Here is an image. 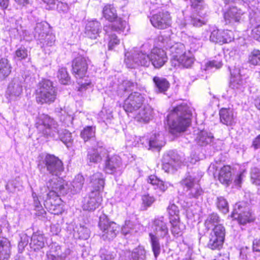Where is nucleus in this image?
Returning <instances> with one entry per match:
<instances>
[{"label": "nucleus", "mask_w": 260, "mask_h": 260, "mask_svg": "<svg viewBox=\"0 0 260 260\" xmlns=\"http://www.w3.org/2000/svg\"><path fill=\"white\" fill-rule=\"evenodd\" d=\"M191 116V111L186 104L176 107L167 117L170 132L175 135L184 132L190 124Z\"/></svg>", "instance_id": "obj_1"}, {"label": "nucleus", "mask_w": 260, "mask_h": 260, "mask_svg": "<svg viewBox=\"0 0 260 260\" xmlns=\"http://www.w3.org/2000/svg\"><path fill=\"white\" fill-rule=\"evenodd\" d=\"M151 229L149 236L152 250L156 259L160 253V245L159 238L168 239L170 237L168 222L163 216L155 217L152 221Z\"/></svg>", "instance_id": "obj_2"}, {"label": "nucleus", "mask_w": 260, "mask_h": 260, "mask_svg": "<svg viewBox=\"0 0 260 260\" xmlns=\"http://www.w3.org/2000/svg\"><path fill=\"white\" fill-rule=\"evenodd\" d=\"M88 58L78 55L72 61V70L75 77L79 79V90L82 91L90 86L91 82L86 77L88 69Z\"/></svg>", "instance_id": "obj_3"}, {"label": "nucleus", "mask_w": 260, "mask_h": 260, "mask_svg": "<svg viewBox=\"0 0 260 260\" xmlns=\"http://www.w3.org/2000/svg\"><path fill=\"white\" fill-rule=\"evenodd\" d=\"M43 179L46 181L48 192L46 198L59 197L69 192V183L58 176H44Z\"/></svg>", "instance_id": "obj_4"}, {"label": "nucleus", "mask_w": 260, "mask_h": 260, "mask_svg": "<svg viewBox=\"0 0 260 260\" xmlns=\"http://www.w3.org/2000/svg\"><path fill=\"white\" fill-rule=\"evenodd\" d=\"M57 89L50 80L45 79L39 83L36 95L38 104H50L55 101Z\"/></svg>", "instance_id": "obj_5"}, {"label": "nucleus", "mask_w": 260, "mask_h": 260, "mask_svg": "<svg viewBox=\"0 0 260 260\" xmlns=\"http://www.w3.org/2000/svg\"><path fill=\"white\" fill-rule=\"evenodd\" d=\"M36 126L38 131L46 137L57 138L58 125L55 121L48 115L39 114L36 121Z\"/></svg>", "instance_id": "obj_6"}, {"label": "nucleus", "mask_w": 260, "mask_h": 260, "mask_svg": "<svg viewBox=\"0 0 260 260\" xmlns=\"http://www.w3.org/2000/svg\"><path fill=\"white\" fill-rule=\"evenodd\" d=\"M157 45L160 47L169 50L172 56V63L177 61L179 57L185 52V47L180 43H174L170 38L160 35L157 38Z\"/></svg>", "instance_id": "obj_7"}, {"label": "nucleus", "mask_w": 260, "mask_h": 260, "mask_svg": "<svg viewBox=\"0 0 260 260\" xmlns=\"http://www.w3.org/2000/svg\"><path fill=\"white\" fill-rule=\"evenodd\" d=\"M38 167L40 170L46 169L50 175L59 176L63 171V163L54 155L47 154L39 160Z\"/></svg>", "instance_id": "obj_8"}, {"label": "nucleus", "mask_w": 260, "mask_h": 260, "mask_svg": "<svg viewBox=\"0 0 260 260\" xmlns=\"http://www.w3.org/2000/svg\"><path fill=\"white\" fill-rule=\"evenodd\" d=\"M99 227L101 232V237L104 240H113L120 230L119 226L115 222L110 221L104 214L100 216Z\"/></svg>", "instance_id": "obj_9"}, {"label": "nucleus", "mask_w": 260, "mask_h": 260, "mask_svg": "<svg viewBox=\"0 0 260 260\" xmlns=\"http://www.w3.org/2000/svg\"><path fill=\"white\" fill-rule=\"evenodd\" d=\"M125 62L128 68L149 67L151 64L150 55L140 50L134 51L131 54L125 55Z\"/></svg>", "instance_id": "obj_10"}, {"label": "nucleus", "mask_w": 260, "mask_h": 260, "mask_svg": "<svg viewBox=\"0 0 260 260\" xmlns=\"http://www.w3.org/2000/svg\"><path fill=\"white\" fill-rule=\"evenodd\" d=\"M144 98L138 92H132L124 100L123 108L128 113L135 114L143 106Z\"/></svg>", "instance_id": "obj_11"}, {"label": "nucleus", "mask_w": 260, "mask_h": 260, "mask_svg": "<svg viewBox=\"0 0 260 260\" xmlns=\"http://www.w3.org/2000/svg\"><path fill=\"white\" fill-rule=\"evenodd\" d=\"M244 205L243 203H237L232 214V217L237 219L239 223L243 225L253 219L248 208Z\"/></svg>", "instance_id": "obj_12"}, {"label": "nucleus", "mask_w": 260, "mask_h": 260, "mask_svg": "<svg viewBox=\"0 0 260 260\" xmlns=\"http://www.w3.org/2000/svg\"><path fill=\"white\" fill-rule=\"evenodd\" d=\"M150 21L154 27L158 29H165L170 26L171 17L168 12H159L151 17Z\"/></svg>", "instance_id": "obj_13"}, {"label": "nucleus", "mask_w": 260, "mask_h": 260, "mask_svg": "<svg viewBox=\"0 0 260 260\" xmlns=\"http://www.w3.org/2000/svg\"><path fill=\"white\" fill-rule=\"evenodd\" d=\"M181 163L179 156L176 153L170 152L164 156L162 168L166 172L169 173L177 170Z\"/></svg>", "instance_id": "obj_14"}, {"label": "nucleus", "mask_w": 260, "mask_h": 260, "mask_svg": "<svg viewBox=\"0 0 260 260\" xmlns=\"http://www.w3.org/2000/svg\"><path fill=\"white\" fill-rule=\"evenodd\" d=\"M102 201V198L98 191H91L88 195L84 198L83 201V209L89 211H94Z\"/></svg>", "instance_id": "obj_15"}, {"label": "nucleus", "mask_w": 260, "mask_h": 260, "mask_svg": "<svg viewBox=\"0 0 260 260\" xmlns=\"http://www.w3.org/2000/svg\"><path fill=\"white\" fill-rule=\"evenodd\" d=\"M122 166L121 158L116 155L108 156L104 166V171L107 174H113L120 170Z\"/></svg>", "instance_id": "obj_16"}, {"label": "nucleus", "mask_w": 260, "mask_h": 260, "mask_svg": "<svg viewBox=\"0 0 260 260\" xmlns=\"http://www.w3.org/2000/svg\"><path fill=\"white\" fill-rule=\"evenodd\" d=\"M151 63L155 68H160L162 67L168 60L166 52L162 49L154 48L150 55Z\"/></svg>", "instance_id": "obj_17"}, {"label": "nucleus", "mask_w": 260, "mask_h": 260, "mask_svg": "<svg viewBox=\"0 0 260 260\" xmlns=\"http://www.w3.org/2000/svg\"><path fill=\"white\" fill-rule=\"evenodd\" d=\"M92 146L88 150L87 159L91 162L98 163L102 160L101 153L104 150L102 142L95 141Z\"/></svg>", "instance_id": "obj_18"}, {"label": "nucleus", "mask_w": 260, "mask_h": 260, "mask_svg": "<svg viewBox=\"0 0 260 260\" xmlns=\"http://www.w3.org/2000/svg\"><path fill=\"white\" fill-rule=\"evenodd\" d=\"M232 32L228 30L213 29L210 36V41L212 42L223 44L230 42L232 40Z\"/></svg>", "instance_id": "obj_19"}, {"label": "nucleus", "mask_w": 260, "mask_h": 260, "mask_svg": "<svg viewBox=\"0 0 260 260\" xmlns=\"http://www.w3.org/2000/svg\"><path fill=\"white\" fill-rule=\"evenodd\" d=\"M214 138L211 133H208L206 131L200 132L196 138L197 144L200 146H206L208 144L211 145L218 150L220 149V146L218 144H221V142H214Z\"/></svg>", "instance_id": "obj_20"}, {"label": "nucleus", "mask_w": 260, "mask_h": 260, "mask_svg": "<svg viewBox=\"0 0 260 260\" xmlns=\"http://www.w3.org/2000/svg\"><path fill=\"white\" fill-rule=\"evenodd\" d=\"M102 25L95 19L87 21L85 28V36L91 39H96L101 32Z\"/></svg>", "instance_id": "obj_21"}, {"label": "nucleus", "mask_w": 260, "mask_h": 260, "mask_svg": "<svg viewBox=\"0 0 260 260\" xmlns=\"http://www.w3.org/2000/svg\"><path fill=\"white\" fill-rule=\"evenodd\" d=\"M129 26L125 20H123L120 18H117L113 21L112 23L109 25L104 26V30L106 34L116 31L120 33L123 32L125 29L129 30Z\"/></svg>", "instance_id": "obj_22"}, {"label": "nucleus", "mask_w": 260, "mask_h": 260, "mask_svg": "<svg viewBox=\"0 0 260 260\" xmlns=\"http://www.w3.org/2000/svg\"><path fill=\"white\" fill-rule=\"evenodd\" d=\"M60 202L59 197L46 198L44 205L51 213L58 215L62 212V208L60 206Z\"/></svg>", "instance_id": "obj_23"}, {"label": "nucleus", "mask_w": 260, "mask_h": 260, "mask_svg": "<svg viewBox=\"0 0 260 260\" xmlns=\"http://www.w3.org/2000/svg\"><path fill=\"white\" fill-rule=\"evenodd\" d=\"M244 12L236 7L230 8L224 14L226 23L239 22L243 20Z\"/></svg>", "instance_id": "obj_24"}, {"label": "nucleus", "mask_w": 260, "mask_h": 260, "mask_svg": "<svg viewBox=\"0 0 260 260\" xmlns=\"http://www.w3.org/2000/svg\"><path fill=\"white\" fill-rule=\"evenodd\" d=\"M220 120L221 123L228 126L234 125L236 115L233 109L230 108H221L219 111Z\"/></svg>", "instance_id": "obj_25"}, {"label": "nucleus", "mask_w": 260, "mask_h": 260, "mask_svg": "<svg viewBox=\"0 0 260 260\" xmlns=\"http://www.w3.org/2000/svg\"><path fill=\"white\" fill-rule=\"evenodd\" d=\"M153 110L149 105L142 106L135 114V118L140 122H147L152 117Z\"/></svg>", "instance_id": "obj_26"}, {"label": "nucleus", "mask_w": 260, "mask_h": 260, "mask_svg": "<svg viewBox=\"0 0 260 260\" xmlns=\"http://www.w3.org/2000/svg\"><path fill=\"white\" fill-rule=\"evenodd\" d=\"M90 183L94 191L100 192L104 187L105 179L102 173L96 172L90 177Z\"/></svg>", "instance_id": "obj_27"}, {"label": "nucleus", "mask_w": 260, "mask_h": 260, "mask_svg": "<svg viewBox=\"0 0 260 260\" xmlns=\"http://www.w3.org/2000/svg\"><path fill=\"white\" fill-rule=\"evenodd\" d=\"M231 78L230 83V87L233 89H240L244 87L245 80L242 78L239 69H235L231 72Z\"/></svg>", "instance_id": "obj_28"}, {"label": "nucleus", "mask_w": 260, "mask_h": 260, "mask_svg": "<svg viewBox=\"0 0 260 260\" xmlns=\"http://www.w3.org/2000/svg\"><path fill=\"white\" fill-rule=\"evenodd\" d=\"M45 238L40 232L34 233L31 238L29 244L30 248L35 251L40 250L45 245Z\"/></svg>", "instance_id": "obj_29"}, {"label": "nucleus", "mask_w": 260, "mask_h": 260, "mask_svg": "<svg viewBox=\"0 0 260 260\" xmlns=\"http://www.w3.org/2000/svg\"><path fill=\"white\" fill-rule=\"evenodd\" d=\"M84 179L80 174L75 176L72 182L69 183V192L75 194L79 192L82 188Z\"/></svg>", "instance_id": "obj_30"}, {"label": "nucleus", "mask_w": 260, "mask_h": 260, "mask_svg": "<svg viewBox=\"0 0 260 260\" xmlns=\"http://www.w3.org/2000/svg\"><path fill=\"white\" fill-rule=\"evenodd\" d=\"M201 177L197 176L195 173H187L185 177L180 181L182 186L186 187V189L194 186L195 184L199 183Z\"/></svg>", "instance_id": "obj_31"}, {"label": "nucleus", "mask_w": 260, "mask_h": 260, "mask_svg": "<svg viewBox=\"0 0 260 260\" xmlns=\"http://www.w3.org/2000/svg\"><path fill=\"white\" fill-rule=\"evenodd\" d=\"M165 143L164 135L160 133L153 134L149 138L150 149H160Z\"/></svg>", "instance_id": "obj_32"}, {"label": "nucleus", "mask_w": 260, "mask_h": 260, "mask_svg": "<svg viewBox=\"0 0 260 260\" xmlns=\"http://www.w3.org/2000/svg\"><path fill=\"white\" fill-rule=\"evenodd\" d=\"M153 81L157 92L164 93L170 87L169 81L164 77L155 76L153 78Z\"/></svg>", "instance_id": "obj_33"}, {"label": "nucleus", "mask_w": 260, "mask_h": 260, "mask_svg": "<svg viewBox=\"0 0 260 260\" xmlns=\"http://www.w3.org/2000/svg\"><path fill=\"white\" fill-rule=\"evenodd\" d=\"M231 169L229 166L222 167L219 172L218 180L222 184L229 185L232 182Z\"/></svg>", "instance_id": "obj_34"}, {"label": "nucleus", "mask_w": 260, "mask_h": 260, "mask_svg": "<svg viewBox=\"0 0 260 260\" xmlns=\"http://www.w3.org/2000/svg\"><path fill=\"white\" fill-rule=\"evenodd\" d=\"M193 62L194 58L192 55L189 52L187 53L185 52L179 57L174 64L175 66H182L183 67L188 68L191 67Z\"/></svg>", "instance_id": "obj_35"}, {"label": "nucleus", "mask_w": 260, "mask_h": 260, "mask_svg": "<svg viewBox=\"0 0 260 260\" xmlns=\"http://www.w3.org/2000/svg\"><path fill=\"white\" fill-rule=\"evenodd\" d=\"M148 183L151 184L154 186V188H158L161 191L165 192L171 184L167 182H164L163 181L159 179L156 176L154 175H150L147 179Z\"/></svg>", "instance_id": "obj_36"}, {"label": "nucleus", "mask_w": 260, "mask_h": 260, "mask_svg": "<svg viewBox=\"0 0 260 260\" xmlns=\"http://www.w3.org/2000/svg\"><path fill=\"white\" fill-rule=\"evenodd\" d=\"M95 127L93 126H87L85 127L80 133V137L85 142L91 140L92 144L97 141L95 139Z\"/></svg>", "instance_id": "obj_37"}, {"label": "nucleus", "mask_w": 260, "mask_h": 260, "mask_svg": "<svg viewBox=\"0 0 260 260\" xmlns=\"http://www.w3.org/2000/svg\"><path fill=\"white\" fill-rule=\"evenodd\" d=\"M171 224V231L172 235L175 237H178L183 234L185 230V224L181 222L180 219L170 221Z\"/></svg>", "instance_id": "obj_38"}, {"label": "nucleus", "mask_w": 260, "mask_h": 260, "mask_svg": "<svg viewBox=\"0 0 260 260\" xmlns=\"http://www.w3.org/2000/svg\"><path fill=\"white\" fill-rule=\"evenodd\" d=\"M57 134L58 137L56 138H52L53 139L55 140L60 139L68 148L72 146L73 140L72 138V134L69 131L62 129L60 131L58 127Z\"/></svg>", "instance_id": "obj_39"}, {"label": "nucleus", "mask_w": 260, "mask_h": 260, "mask_svg": "<svg viewBox=\"0 0 260 260\" xmlns=\"http://www.w3.org/2000/svg\"><path fill=\"white\" fill-rule=\"evenodd\" d=\"M74 236L80 239H87L90 236V231L83 225H76L73 230Z\"/></svg>", "instance_id": "obj_40"}, {"label": "nucleus", "mask_w": 260, "mask_h": 260, "mask_svg": "<svg viewBox=\"0 0 260 260\" xmlns=\"http://www.w3.org/2000/svg\"><path fill=\"white\" fill-rule=\"evenodd\" d=\"M248 62L251 65L260 66V50L254 48L250 51Z\"/></svg>", "instance_id": "obj_41"}, {"label": "nucleus", "mask_w": 260, "mask_h": 260, "mask_svg": "<svg viewBox=\"0 0 260 260\" xmlns=\"http://www.w3.org/2000/svg\"><path fill=\"white\" fill-rule=\"evenodd\" d=\"M103 14L104 17L111 22H112L117 18L115 9L113 6L110 5L105 6L103 11Z\"/></svg>", "instance_id": "obj_42"}, {"label": "nucleus", "mask_w": 260, "mask_h": 260, "mask_svg": "<svg viewBox=\"0 0 260 260\" xmlns=\"http://www.w3.org/2000/svg\"><path fill=\"white\" fill-rule=\"evenodd\" d=\"M38 41L40 42L42 48L45 47H51L54 45L55 36L52 34H45L44 37L41 38Z\"/></svg>", "instance_id": "obj_43"}, {"label": "nucleus", "mask_w": 260, "mask_h": 260, "mask_svg": "<svg viewBox=\"0 0 260 260\" xmlns=\"http://www.w3.org/2000/svg\"><path fill=\"white\" fill-rule=\"evenodd\" d=\"M11 72V67L8 59L2 58L0 60V78L4 79L6 78L10 74Z\"/></svg>", "instance_id": "obj_44"}, {"label": "nucleus", "mask_w": 260, "mask_h": 260, "mask_svg": "<svg viewBox=\"0 0 260 260\" xmlns=\"http://www.w3.org/2000/svg\"><path fill=\"white\" fill-rule=\"evenodd\" d=\"M131 260H145L146 251L143 247L135 248L130 255Z\"/></svg>", "instance_id": "obj_45"}, {"label": "nucleus", "mask_w": 260, "mask_h": 260, "mask_svg": "<svg viewBox=\"0 0 260 260\" xmlns=\"http://www.w3.org/2000/svg\"><path fill=\"white\" fill-rule=\"evenodd\" d=\"M186 192L189 198L198 199L203 193V189L199 183L186 189Z\"/></svg>", "instance_id": "obj_46"}, {"label": "nucleus", "mask_w": 260, "mask_h": 260, "mask_svg": "<svg viewBox=\"0 0 260 260\" xmlns=\"http://www.w3.org/2000/svg\"><path fill=\"white\" fill-rule=\"evenodd\" d=\"M47 24L45 22H40L36 24L34 28V38L39 40L41 38L44 37L46 34Z\"/></svg>", "instance_id": "obj_47"}, {"label": "nucleus", "mask_w": 260, "mask_h": 260, "mask_svg": "<svg viewBox=\"0 0 260 260\" xmlns=\"http://www.w3.org/2000/svg\"><path fill=\"white\" fill-rule=\"evenodd\" d=\"M210 235L224 240L225 229L222 224H217L215 225L210 234Z\"/></svg>", "instance_id": "obj_48"}, {"label": "nucleus", "mask_w": 260, "mask_h": 260, "mask_svg": "<svg viewBox=\"0 0 260 260\" xmlns=\"http://www.w3.org/2000/svg\"><path fill=\"white\" fill-rule=\"evenodd\" d=\"M209 241L207 244L208 247L212 250L219 249L223 245L224 240L216 238L213 235H209Z\"/></svg>", "instance_id": "obj_49"}, {"label": "nucleus", "mask_w": 260, "mask_h": 260, "mask_svg": "<svg viewBox=\"0 0 260 260\" xmlns=\"http://www.w3.org/2000/svg\"><path fill=\"white\" fill-rule=\"evenodd\" d=\"M167 211L169 214L170 221L180 219L179 210L178 207L174 204H170L168 208Z\"/></svg>", "instance_id": "obj_50"}, {"label": "nucleus", "mask_w": 260, "mask_h": 260, "mask_svg": "<svg viewBox=\"0 0 260 260\" xmlns=\"http://www.w3.org/2000/svg\"><path fill=\"white\" fill-rule=\"evenodd\" d=\"M57 78L62 84H68L70 82V77L66 68L59 69L57 73Z\"/></svg>", "instance_id": "obj_51"}, {"label": "nucleus", "mask_w": 260, "mask_h": 260, "mask_svg": "<svg viewBox=\"0 0 260 260\" xmlns=\"http://www.w3.org/2000/svg\"><path fill=\"white\" fill-rule=\"evenodd\" d=\"M216 204L218 209L223 213L226 214L229 212L228 203L223 197L217 198Z\"/></svg>", "instance_id": "obj_52"}, {"label": "nucleus", "mask_w": 260, "mask_h": 260, "mask_svg": "<svg viewBox=\"0 0 260 260\" xmlns=\"http://www.w3.org/2000/svg\"><path fill=\"white\" fill-rule=\"evenodd\" d=\"M15 85L16 82L13 81L8 85L6 96L9 101L15 100L16 98Z\"/></svg>", "instance_id": "obj_53"}, {"label": "nucleus", "mask_w": 260, "mask_h": 260, "mask_svg": "<svg viewBox=\"0 0 260 260\" xmlns=\"http://www.w3.org/2000/svg\"><path fill=\"white\" fill-rule=\"evenodd\" d=\"M106 34L109 37L108 44V49L109 50H112L116 46L119 44L120 40L115 34H113V32Z\"/></svg>", "instance_id": "obj_54"}, {"label": "nucleus", "mask_w": 260, "mask_h": 260, "mask_svg": "<svg viewBox=\"0 0 260 260\" xmlns=\"http://www.w3.org/2000/svg\"><path fill=\"white\" fill-rule=\"evenodd\" d=\"M49 251L46 254H51L54 256L58 257H64V256L61 254V250L60 247L56 243H53L49 246Z\"/></svg>", "instance_id": "obj_55"}, {"label": "nucleus", "mask_w": 260, "mask_h": 260, "mask_svg": "<svg viewBox=\"0 0 260 260\" xmlns=\"http://www.w3.org/2000/svg\"><path fill=\"white\" fill-rule=\"evenodd\" d=\"M251 181L252 184L256 185H260V169L253 168L251 171Z\"/></svg>", "instance_id": "obj_56"}, {"label": "nucleus", "mask_w": 260, "mask_h": 260, "mask_svg": "<svg viewBox=\"0 0 260 260\" xmlns=\"http://www.w3.org/2000/svg\"><path fill=\"white\" fill-rule=\"evenodd\" d=\"M219 222V217L217 213H213L208 215L207 218L205 220V225L208 228H210L212 225L218 223Z\"/></svg>", "instance_id": "obj_57"}, {"label": "nucleus", "mask_w": 260, "mask_h": 260, "mask_svg": "<svg viewBox=\"0 0 260 260\" xmlns=\"http://www.w3.org/2000/svg\"><path fill=\"white\" fill-rule=\"evenodd\" d=\"M20 240L18 242V251L22 252L24 248L27 245L29 242V237L25 234L20 235Z\"/></svg>", "instance_id": "obj_58"}, {"label": "nucleus", "mask_w": 260, "mask_h": 260, "mask_svg": "<svg viewBox=\"0 0 260 260\" xmlns=\"http://www.w3.org/2000/svg\"><path fill=\"white\" fill-rule=\"evenodd\" d=\"M100 255L102 260H113L115 258V255L113 253L105 249H101Z\"/></svg>", "instance_id": "obj_59"}, {"label": "nucleus", "mask_w": 260, "mask_h": 260, "mask_svg": "<svg viewBox=\"0 0 260 260\" xmlns=\"http://www.w3.org/2000/svg\"><path fill=\"white\" fill-rule=\"evenodd\" d=\"M134 225L130 220H126L124 224L121 228V233L124 235H126L131 233V231L134 229Z\"/></svg>", "instance_id": "obj_60"}, {"label": "nucleus", "mask_w": 260, "mask_h": 260, "mask_svg": "<svg viewBox=\"0 0 260 260\" xmlns=\"http://www.w3.org/2000/svg\"><path fill=\"white\" fill-rule=\"evenodd\" d=\"M190 23L191 25L196 27H200L206 23V22L199 18L197 16L191 15L189 16Z\"/></svg>", "instance_id": "obj_61"}, {"label": "nucleus", "mask_w": 260, "mask_h": 260, "mask_svg": "<svg viewBox=\"0 0 260 260\" xmlns=\"http://www.w3.org/2000/svg\"><path fill=\"white\" fill-rule=\"evenodd\" d=\"M136 86V84L129 80H124L123 81L121 88L125 91L133 90Z\"/></svg>", "instance_id": "obj_62"}, {"label": "nucleus", "mask_w": 260, "mask_h": 260, "mask_svg": "<svg viewBox=\"0 0 260 260\" xmlns=\"http://www.w3.org/2000/svg\"><path fill=\"white\" fill-rule=\"evenodd\" d=\"M191 7L196 11L201 10L204 8L205 5L203 0H190Z\"/></svg>", "instance_id": "obj_63"}, {"label": "nucleus", "mask_w": 260, "mask_h": 260, "mask_svg": "<svg viewBox=\"0 0 260 260\" xmlns=\"http://www.w3.org/2000/svg\"><path fill=\"white\" fill-rule=\"evenodd\" d=\"M222 63L221 61L216 60L210 61L206 63L205 70H208L210 69L215 68V69H219L221 67Z\"/></svg>", "instance_id": "obj_64"}]
</instances>
